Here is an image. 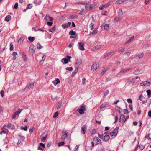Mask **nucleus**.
<instances>
[{
    "label": "nucleus",
    "instance_id": "11",
    "mask_svg": "<svg viewBox=\"0 0 151 151\" xmlns=\"http://www.w3.org/2000/svg\"><path fill=\"white\" fill-rule=\"evenodd\" d=\"M78 45L79 49L82 51L83 50H84V44L82 42H79L78 43Z\"/></svg>",
    "mask_w": 151,
    "mask_h": 151
},
{
    "label": "nucleus",
    "instance_id": "55",
    "mask_svg": "<svg viewBox=\"0 0 151 151\" xmlns=\"http://www.w3.org/2000/svg\"><path fill=\"white\" fill-rule=\"evenodd\" d=\"M98 137L101 139H102L103 137V135L102 134H98Z\"/></svg>",
    "mask_w": 151,
    "mask_h": 151
},
{
    "label": "nucleus",
    "instance_id": "10",
    "mask_svg": "<svg viewBox=\"0 0 151 151\" xmlns=\"http://www.w3.org/2000/svg\"><path fill=\"white\" fill-rule=\"evenodd\" d=\"M110 5L109 3H106L104 4H103L99 8V9L102 10L104 8L107 7Z\"/></svg>",
    "mask_w": 151,
    "mask_h": 151
},
{
    "label": "nucleus",
    "instance_id": "13",
    "mask_svg": "<svg viewBox=\"0 0 151 151\" xmlns=\"http://www.w3.org/2000/svg\"><path fill=\"white\" fill-rule=\"evenodd\" d=\"M86 126L85 125L83 126L81 128V132L83 134H84L86 130Z\"/></svg>",
    "mask_w": 151,
    "mask_h": 151
},
{
    "label": "nucleus",
    "instance_id": "27",
    "mask_svg": "<svg viewBox=\"0 0 151 151\" xmlns=\"http://www.w3.org/2000/svg\"><path fill=\"white\" fill-rule=\"evenodd\" d=\"M109 25L108 24H106L104 26V29H105L108 30L109 29Z\"/></svg>",
    "mask_w": 151,
    "mask_h": 151
},
{
    "label": "nucleus",
    "instance_id": "32",
    "mask_svg": "<svg viewBox=\"0 0 151 151\" xmlns=\"http://www.w3.org/2000/svg\"><path fill=\"white\" fill-rule=\"evenodd\" d=\"M121 19L119 17H116L114 19V21L115 22H118L120 21Z\"/></svg>",
    "mask_w": 151,
    "mask_h": 151
},
{
    "label": "nucleus",
    "instance_id": "62",
    "mask_svg": "<svg viewBox=\"0 0 151 151\" xmlns=\"http://www.w3.org/2000/svg\"><path fill=\"white\" fill-rule=\"evenodd\" d=\"M127 101L129 103H132V101L131 99H128Z\"/></svg>",
    "mask_w": 151,
    "mask_h": 151
},
{
    "label": "nucleus",
    "instance_id": "40",
    "mask_svg": "<svg viewBox=\"0 0 151 151\" xmlns=\"http://www.w3.org/2000/svg\"><path fill=\"white\" fill-rule=\"evenodd\" d=\"M147 93L148 96H150L151 94V91L150 90H148L146 91Z\"/></svg>",
    "mask_w": 151,
    "mask_h": 151
},
{
    "label": "nucleus",
    "instance_id": "46",
    "mask_svg": "<svg viewBox=\"0 0 151 151\" xmlns=\"http://www.w3.org/2000/svg\"><path fill=\"white\" fill-rule=\"evenodd\" d=\"M97 32V29L94 30L92 32V35H95Z\"/></svg>",
    "mask_w": 151,
    "mask_h": 151
},
{
    "label": "nucleus",
    "instance_id": "52",
    "mask_svg": "<svg viewBox=\"0 0 151 151\" xmlns=\"http://www.w3.org/2000/svg\"><path fill=\"white\" fill-rule=\"evenodd\" d=\"M34 129V127H32V128H30L29 129V132L31 134L33 131Z\"/></svg>",
    "mask_w": 151,
    "mask_h": 151
},
{
    "label": "nucleus",
    "instance_id": "5",
    "mask_svg": "<svg viewBox=\"0 0 151 151\" xmlns=\"http://www.w3.org/2000/svg\"><path fill=\"white\" fill-rule=\"evenodd\" d=\"M36 48L33 45H31L29 48V52L32 53H34L35 52Z\"/></svg>",
    "mask_w": 151,
    "mask_h": 151
},
{
    "label": "nucleus",
    "instance_id": "56",
    "mask_svg": "<svg viewBox=\"0 0 151 151\" xmlns=\"http://www.w3.org/2000/svg\"><path fill=\"white\" fill-rule=\"evenodd\" d=\"M4 90H2L1 92V94L2 97H3L4 94Z\"/></svg>",
    "mask_w": 151,
    "mask_h": 151
},
{
    "label": "nucleus",
    "instance_id": "16",
    "mask_svg": "<svg viewBox=\"0 0 151 151\" xmlns=\"http://www.w3.org/2000/svg\"><path fill=\"white\" fill-rule=\"evenodd\" d=\"M45 19L46 20H50L51 21H52L53 20V18L52 17H50L48 14L46 15L45 17Z\"/></svg>",
    "mask_w": 151,
    "mask_h": 151
},
{
    "label": "nucleus",
    "instance_id": "17",
    "mask_svg": "<svg viewBox=\"0 0 151 151\" xmlns=\"http://www.w3.org/2000/svg\"><path fill=\"white\" fill-rule=\"evenodd\" d=\"M110 139V137L109 135H106L104 137L103 140L105 141H108Z\"/></svg>",
    "mask_w": 151,
    "mask_h": 151
},
{
    "label": "nucleus",
    "instance_id": "9",
    "mask_svg": "<svg viewBox=\"0 0 151 151\" xmlns=\"http://www.w3.org/2000/svg\"><path fill=\"white\" fill-rule=\"evenodd\" d=\"M42 137L41 140L42 142H44L47 137V134L44 132L42 135Z\"/></svg>",
    "mask_w": 151,
    "mask_h": 151
},
{
    "label": "nucleus",
    "instance_id": "64",
    "mask_svg": "<svg viewBox=\"0 0 151 151\" xmlns=\"http://www.w3.org/2000/svg\"><path fill=\"white\" fill-rule=\"evenodd\" d=\"M148 115L149 116L151 117V111H149L148 113Z\"/></svg>",
    "mask_w": 151,
    "mask_h": 151
},
{
    "label": "nucleus",
    "instance_id": "42",
    "mask_svg": "<svg viewBox=\"0 0 151 151\" xmlns=\"http://www.w3.org/2000/svg\"><path fill=\"white\" fill-rule=\"evenodd\" d=\"M10 50H13L14 47H13V45L12 44V43H11L10 44Z\"/></svg>",
    "mask_w": 151,
    "mask_h": 151
},
{
    "label": "nucleus",
    "instance_id": "6",
    "mask_svg": "<svg viewBox=\"0 0 151 151\" xmlns=\"http://www.w3.org/2000/svg\"><path fill=\"white\" fill-rule=\"evenodd\" d=\"M99 67V63H93L91 67V69L93 71L95 70Z\"/></svg>",
    "mask_w": 151,
    "mask_h": 151
},
{
    "label": "nucleus",
    "instance_id": "35",
    "mask_svg": "<svg viewBox=\"0 0 151 151\" xmlns=\"http://www.w3.org/2000/svg\"><path fill=\"white\" fill-rule=\"evenodd\" d=\"M32 7V5L31 4H29L27 7V9H30Z\"/></svg>",
    "mask_w": 151,
    "mask_h": 151
},
{
    "label": "nucleus",
    "instance_id": "37",
    "mask_svg": "<svg viewBox=\"0 0 151 151\" xmlns=\"http://www.w3.org/2000/svg\"><path fill=\"white\" fill-rule=\"evenodd\" d=\"M66 69L67 70H69L70 71H72L73 70V68L72 67H67L66 68Z\"/></svg>",
    "mask_w": 151,
    "mask_h": 151
},
{
    "label": "nucleus",
    "instance_id": "44",
    "mask_svg": "<svg viewBox=\"0 0 151 151\" xmlns=\"http://www.w3.org/2000/svg\"><path fill=\"white\" fill-rule=\"evenodd\" d=\"M64 144V142H60L58 144V145L59 146H61L63 145Z\"/></svg>",
    "mask_w": 151,
    "mask_h": 151
},
{
    "label": "nucleus",
    "instance_id": "41",
    "mask_svg": "<svg viewBox=\"0 0 151 151\" xmlns=\"http://www.w3.org/2000/svg\"><path fill=\"white\" fill-rule=\"evenodd\" d=\"M93 6H90V8H89L88 7L86 6V9L87 10H91L92 9Z\"/></svg>",
    "mask_w": 151,
    "mask_h": 151
},
{
    "label": "nucleus",
    "instance_id": "18",
    "mask_svg": "<svg viewBox=\"0 0 151 151\" xmlns=\"http://www.w3.org/2000/svg\"><path fill=\"white\" fill-rule=\"evenodd\" d=\"M108 69L109 68L108 67L105 68L104 70L100 73V76L102 75L105 73H106Z\"/></svg>",
    "mask_w": 151,
    "mask_h": 151
},
{
    "label": "nucleus",
    "instance_id": "14",
    "mask_svg": "<svg viewBox=\"0 0 151 151\" xmlns=\"http://www.w3.org/2000/svg\"><path fill=\"white\" fill-rule=\"evenodd\" d=\"M39 145L40 146L38 147V149L41 150H43V149L45 147V144L42 143H39Z\"/></svg>",
    "mask_w": 151,
    "mask_h": 151
},
{
    "label": "nucleus",
    "instance_id": "23",
    "mask_svg": "<svg viewBox=\"0 0 151 151\" xmlns=\"http://www.w3.org/2000/svg\"><path fill=\"white\" fill-rule=\"evenodd\" d=\"M24 40V38L23 37H21L18 40V43L21 44L22 43L23 41Z\"/></svg>",
    "mask_w": 151,
    "mask_h": 151
},
{
    "label": "nucleus",
    "instance_id": "28",
    "mask_svg": "<svg viewBox=\"0 0 151 151\" xmlns=\"http://www.w3.org/2000/svg\"><path fill=\"white\" fill-rule=\"evenodd\" d=\"M134 36H132L128 40L127 42L126 43V44L128 42H130L132 41L134 39Z\"/></svg>",
    "mask_w": 151,
    "mask_h": 151
},
{
    "label": "nucleus",
    "instance_id": "59",
    "mask_svg": "<svg viewBox=\"0 0 151 151\" xmlns=\"http://www.w3.org/2000/svg\"><path fill=\"white\" fill-rule=\"evenodd\" d=\"M84 12V9H82L79 13V14L80 15H82Z\"/></svg>",
    "mask_w": 151,
    "mask_h": 151
},
{
    "label": "nucleus",
    "instance_id": "26",
    "mask_svg": "<svg viewBox=\"0 0 151 151\" xmlns=\"http://www.w3.org/2000/svg\"><path fill=\"white\" fill-rule=\"evenodd\" d=\"M124 2V1L123 0H118L116 2V4H119L122 3Z\"/></svg>",
    "mask_w": 151,
    "mask_h": 151
},
{
    "label": "nucleus",
    "instance_id": "34",
    "mask_svg": "<svg viewBox=\"0 0 151 151\" xmlns=\"http://www.w3.org/2000/svg\"><path fill=\"white\" fill-rule=\"evenodd\" d=\"M56 29V27L55 26L52 27V28L51 29H50V31L53 32L54 31H55Z\"/></svg>",
    "mask_w": 151,
    "mask_h": 151
},
{
    "label": "nucleus",
    "instance_id": "61",
    "mask_svg": "<svg viewBox=\"0 0 151 151\" xmlns=\"http://www.w3.org/2000/svg\"><path fill=\"white\" fill-rule=\"evenodd\" d=\"M124 48H122L120 50H119L118 51V52H123L124 50Z\"/></svg>",
    "mask_w": 151,
    "mask_h": 151
},
{
    "label": "nucleus",
    "instance_id": "29",
    "mask_svg": "<svg viewBox=\"0 0 151 151\" xmlns=\"http://www.w3.org/2000/svg\"><path fill=\"white\" fill-rule=\"evenodd\" d=\"M69 34L71 35H75L76 34V32L75 31L71 30L69 32Z\"/></svg>",
    "mask_w": 151,
    "mask_h": 151
},
{
    "label": "nucleus",
    "instance_id": "36",
    "mask_svg": "<svg viewBox=\"0 0 151 151\" xmlns=\"http://www.w3.org/2000/svg\"><path fill=\"white\" fill-rule=\"evenodd\" d=\"M145 147V145H142L140 144L139 146V148L141 150H142Z\"/></svg>",
    "mask_w": 151,
    "mask_h": 151
},
{
    "label": "nucleus",
    "instance_id": "3",
    "mask_svg": "<svg viewBox=\"0 0 151 151\" xmlns=\"http://www.w3.org/2000/svg\"><path fill=\"white\" fill-rule=\"evenodd\" d=\"M119 130V128L118 127H116L113 132H111L110 133V135L111 136H116L118 133Z\"/></svg>",
    "mask_w": 151,
    "mask_h": 151
},
{
    "label": "nucleus",
    "instance_id": "21",
    "mask_svg": "<svg viewBox=\"0 0 151 151\" xmlns=\"http://www.w3.org/2000/svg\"><path fill=\"white\" fill-rule=\"evenodd\" d=\"M11 17L10 15H8L6 17L5 20L7 22H9L11 19Z\"/></svg>",
    "mask_w": 151,
    "mask_h": 151
},
{
    "label": "nucleus",
    "instance_id": "8",
    "mask_svg": "<svg viewBox=\"0 0 151 151\" xmlns=\"http://www.w3.org/2000/svg\"><path fill=\"white\" fill-rule=\"evenodd\" d=\"M151 84V83L147 81L145 82H144L143 83H141L140 84V85L142 86H149Z\"/></svg>",
    "mask_w": 151,
    "mask_h": 151
},
{
    "label": "nucleus",
    "instance_id": "47",
    "mask_svg": "<svg viewBox=\"0 0 151 151\" xmlns=\"http://www.w3.org/2000/svg\"><path fill=\"white\" fill-rule=\"evenodd\" d=\"M58 115V112H56L53 115V117L55 118L57 117Z\"/></svg>",
    "mask_w": 151,
    "mask_h": 151
},
{
    "label": "nucleus",
    "instance_id": "60",
    "mask_svg": "<svg viewBox=\"0 0 151 151\" xmlns=\"http://www.w3.org/2000/svg\"><path fill=\"white\" fill-rule=\"evenodd\" d=\"M129 116H127L126 117H125V120L123 122V124L124 123V122L129 119Z\"/></svg>",
    "mask_w": 151,
    "mask_h": 151
},
{
    "label": "nucleus",
    "instance_id": "22",
    "mask_svg": "<svg viewBox=\"0 0 151 151\" xmlns=\"http://www.w3.org/2000/svg\"><path fill=\"white\" fill-rule=\"evenodd\" d=\"M108 106V105L106 104H101L100 106V108L101 109H103L104 108L107 107Z\"/></svg>",
    "mask_w": 151,
    "mask_h": 151
},
{
    "label": "nucleus",
    "instance_id": "49",
    "mask_svg": "<svg viewBox=\"0 0 151 151\" xmlns=\"http://www.w3.org/2000/svg\"><path fill=\"white\" fill-rule=\"evenodd\" d=\"M90 26L91 28V30H92L94 27V25L92 23H91L90 25Z\"/></svg>",
    "mask_w": 151,
    "mask_h": 151
},
{
    "label": "nucleus",
    "instance_id": "45",
    "mask_svg": "<svg viewBox=\"0 0 151 151\" xmlns=\"http://www.w3.org/2000/svg\"><path fill=\"white\" fill-rule=\"evenodd\" d=\"M37 48L38 49H40L42 47V46H41L40 44H37Z\"/></svg>",
    "mask_w": 151,
    "mask_h": 151
},
{
    "label": "nucleus",
    "instance_id": "58",
    "mask_svg": "<svg viewBox=\"0 0 151 151\" xmlns=\"http://www.w3.org/2000/svg\"><path fill=\"white\" fill-rule=\"evenodd\" d=\"M27 126H25L24 127L21 128L22 129L24 130V131H27Z\"/></svg>",
    "mask_w": 151,
    "mask_h": 151
},
{
    "label": "nucleus",
    "instance_id": "7",
    "mask_svg": "<svg viewBox=\"0 0 151 151\" xmlns=\"http://www.w3.org/2000/svg\"><path fill=\"white\" fill-rule=\"evenodd\" d=\"M22 110V109L20 110V109H18L17 111L14 113V115L12 118V119H15L17 115H19Z\"/></svg>",
    "mask_w": 151,
    "mask_h": 151
},
{
    "label": "nucleus",
    "instance_id": "48",
    "mask_svg": "<svg viewBox=\"0 0 151 151\" xmlns=\"http://www.w3.org/2000/svg\"><path fill=\"white\" fill-rule=\"evenodd\" d=\"M18 6V3H16L14 6V8L16 9H17Z\"/></svg>",
    "mask_w": 151,
    "mask_h": 151
},
{
    "label": "nucleus",
    "instance_id": "51",
    "mask_svg": "<svg viewBox=\"0 0 151 151\" xmlns=\"http://www.w3.org/2000/svg\"><path fill=\"white\" fill-rule=\"evenodd\" d=\"M64 60V62L65 64L67 63L68 62V60L67 58H63L62 59V60Z\"/></svg>",
    "mask_w": 151,
    "mask_h": 151
},
{
    "label": "nucleus",
    "instance_id": "50",
    "mask_svg": "<svg viewBox=\"0 0 151 151\" xmlns=\"http://www.w3.org/2000/svg\"><path fill=\"white\" fill-rule=\"evenodd\" d=\"M138 57L139 58H142L143 56V53L139 54L138 55Z\"/></svg>",
    "mask_w": 151,
    "mask_h": 151
},
{
    "label": "nucleus",
    "instance_id": "19",
    "mask_svg": "<svg viewBox=\"0 0 151 151\" xmlns=\"http://www.w3.org/2000/svg\"><path fill=\"white\" fill-rule=\"evenodd\" d=\"M34 86V83H30L26 87L27 88H32Z\"/></svg>",
    "mask_w": 151,
    "mask_h": 151
},
{
    "label": "nucleus",
    "instance_id": "57",
    "mask_svg": "<svg viewBox=\"0 0 151 151\" xmlns=\"http://www.w3.org/2000/svg\"><path fill=\"white\" fill-rule=\"evenodd\" d=\"M124 112L125 114H127L128 113V111L125 109L124 110Z\"/></svg>",
    "mask_w": 151,
    "mask_h": 151
},
{
    "label": "nucleus",
    "instance_id": "12",
    "mask_svg": "<svg viewBox=\"0 0 151 151\" xmlns=\"http://www.w3.org/2000/svg\"><path fill=\"white\" fill-rule=\"evenodd\" d=\"M125 120V116L123 114H121L119 119V122H124Z\"/></svg>",
    "mask_w": 151,
    "mask_h": 151
},
{
    "label": "nucleus",
    "instance_id": "1",
    "mask_svg": "<svg viewBox=\"0 0 151 151\" xmlns=\"http://www.w3.org/2000/svg\"><path fill=\"white\" fill-rule=\"evenodd\" d=\"M62 133L63 134L62 135L61 138L62 140H63L67 138L68 135V133L64 130L62 131Z\"/></svg>",
    "mask_w": 151,
    "mask_h": 151
},
{
    "label": "nucleus",
    "instance_id": "33",
    "mask_svg": "<svg viewBox=\"0 0 151 151\" xmlns=\"http://www.w3.org/2000/svg\"><path fill=\"white\" fill-rule=\"evenodd\" d=\"M5 130H4V129H2V130L0 132V134H5L6 133V129H5Z\"/></svg>",
    "mask_w": 151,
    "mask_h": 151
},
{
    "label": "nucleus",
    "instance_id": "30",
    "mask_svg": "<svg viewBox=\"0 0 151 151\" xmlns=\"http://www.w3.org/2000/svg\"><path fill=\"white\" fill-rule=\"evenodd\" d=\"M130 70V68H129L128 69H124V70H121L120 71V72L122 73H125V72H127V71H128Z\"/></svg>",
    "mask_w": 151,
    "mask_h": 151
},
{
    "label": "nucleus",
    "instance_id": "25",
    "mask_svg": "<svg viewBox=\"0 0 151 151\" xmlns=\"http://www.w3.org/2000/svg\"><path fill=\"white\" fill-rule=\"evenodd\" d=\"M35 39V38L34 37H28V39L31 42H33L34 40Z\"/></svg>",
    "mask_w": 151,
    "mask_h": 151
},
{
    "label": "nucleus",
    "instance_id": "31",
    "mask_svg": "<svg viewBox=\"0 0 151 151\" xmlns=\"http://www.w3.org/2000/svg\"><path fill=\"white\" fill-rule=\"evenodd\" d=\"M11 125L10 124H8L7 125V126H6V125H4L3 126V127L1 129H5V128L6 127H7L8 128H9L11 127Z\"/></svg>",
    "mask_w": 151,
    "mask_h": 151
},
{
    "label": "nucleus",
    "instance_id": "43",
    "mask_svg": "<svg viewBox=\"0 0 151 151\" xmlns=\"http://www.w3.org/2000/svg\"><path fill=\"white\" fill-rule=\"evenodd\" d=\"M96 132L95 129H93L91 132V134L93 135L96 133Z\"/></svg>",
    "mask_w": 151,
    "mask_h": 151
},
{
    "label": "nucleus",
    "instance_id": "15",
    "mask_svg": "<svg viewBox=\"0 0 151 151\" xmlns=\"http://www.w3.org/2000/svg\"><path fill=\"white\" fill-rule=\"evenodd\" d=\"M71 24V22H68L67 23L62 25V27L63 28L65 29L70 27V26Z\"/></svg>",
    "mask_w": 151,
    "mask_h": 151
},
{
    "label": "nucleus",
    "instance_id": "20",
    "mask_svg": "<svg viewBox=\"0 0 151 151\" xmlns=\"http://www.w3.org/2000/svg\"><path fill=\"white\" fill-rule=\"evenodd\" d=\"M53 83L54 84L56 85L60 83V81L59 79L57 78L55 79V81H53Z\"/></svg>",
    "mask_w": 151,
    "mask_h": 151
},
{
    "label": "nucleus",
    "instance_id": "63",
    "mask_svg": "<svg viewBox=\"0 0 151 151\" xmlns=\"http://www.w3.org/2000/svg\"><path fill=\"white\" fill-rule=\"evenodd\" d=\"M119 13L121 15H122L123 14V13H122V9H119Z\"/></svg>",
    "mask_w": 151,
    "mask_h": 151
},
{
    "label": "nucleus",
    "instance_id": "53",
    "mask_svg": "<svg viewBox=\"0 0 151 151\" xmlns=\"http://www.w3.org/2000/svg\"><path fill=\"white\" fill-rule=\"evenodd\" d=\"M150 1V0H145V3L146 4H148Z\"/></svg>",
    "mask_w": 151,
    "mask_h": 151
},
{
    "label": "nucleus",
    "instance_id": "4",
    "mask_svg": "<svg viewBox=\"0 0 151 151\" xmlns=\"http://www.w3.org/2000/svg\"><path fill=\"white\" fill-rule=\"evenodd\" d=\"M85 110V106L84 105H83L81 106L79 110V112L80 114H84V111Z\"/></svg>",
    "mask_w": 151,
    "mask_h": 151
},
{
    "label": "nucleus",
    "instance_id": "54",
    "mask_svg": "<svg viewBox=\"0 0 151 151\" xmlns=\"http://www.w3.org/2000/svg\"><path fill=\"white\" fill-rule=\"evenodd\" d=\"M53 24V23L51 22H47V24L49 26H51Z\"/></svg>",
    "mask_w": 151,
    "mask_h": 151
},
{
    "label": "nucleus",
    "instance_id": "2",
    "mask_svg": "<svg viewBox=\"0 0 151 151\" xmlns=\"http://www.w3.org/2000/svg\"><path fill=\"white\" fill-rule=\"evenodd\" d=\"M93 141L95 143L96 145H97L99 144L101 145L102 142L101 140L96 137L95 136L94 137Z\"/></svg>",
    "mask_w": 151,
    "mask_h": 151
},
{
    "label": "nucleus",
    "instance_id": "24",
    "mask_svg": "<svg viewBox=\"0 0 151 151\" xmlns=\"http://www.w3.org/2000/svg\"><path fill=\"white\" fill-rule=\"evenodd\" d=\"M22 58L24 61L27 60V57L25 53L23 52L22 53Z\"/></svg>",
    "mask_w": 151,
    "mask_h": 151
},
{
    "label": "nucleus",
    "instance_id": "39",
    "mask_svg": "<svg viewBox=\"0 0 151 151\" xmlns=\"http://www.w3.org/2000/svg\"><path fill=\"white\" fill-rule=\"evenodd\" d=\"M101 47V46L100 45H96V46H95V47H94V48L96 49H99Z\"/></svg>",
    "mask_w": 151,
    "mask_h": 151
},
{
    "label": "nucleus",
    "instance_id": "38",
    "mask_svg": "<svg viewBox=\"0 0 151 151\" xmlns=\"http://www.w3.org/2000/svg\"><path fill=\"white\" fill-rule=\"evenodd\" d=\"M109 91L108 90L105 91L104 93V95L105 96H106L109 93Z\"/></svg>",
    "mask_w": 151,
    "mask_h": 151
}]
</instances>
